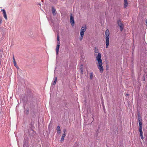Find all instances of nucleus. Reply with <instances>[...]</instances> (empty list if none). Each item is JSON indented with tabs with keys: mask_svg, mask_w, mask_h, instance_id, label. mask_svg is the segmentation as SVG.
Wrapping results in <instances>:
<instances>
[{
	"mask_svg": "<svg viewBox=\"0 0 147 147\" xmlns=\"http://www.w3.org/2000/svg\"><path fill=\"white\" fill-rule=\"evenodd\" d=\"M66 130L65 129H64L63 130V134L62 136V137L60 140L61 142H62L64 140V139L66 135L65 132Z\"/></svg>",
	"mask_w": 147,
	"mask_h": 147,
	"instance_id": "20e7f679",
	"label": "nucleus"
},
{
	"mask_svg": "<svg viewBox=\"0 0 147 147\" xmlns=\"http://www.w3.org/2000/svg\"><path fill=\"white\" fill-rule=\"evenodd\" d=\"M60 41H58L57 42V46L56 48V55H57L58 53L59 49L60 47Z\"/></svg>",
	"mask_w": 147,
	"mask_h": 147,
	"instance_id": "7ed1b4c3",
	"label": "nucleus"
},
{
	"mask_svg": "<svg viewBox=\"0 0 147 147\" xmlns=\"http://www.w3.org/2000/svg\"><path fill=\"white\" fill-rule=\"evenodd\" d=\"M1 11L3 12V13L6 12L5 10L4 9H1Z\"/></svg>",
	"mask_w": 147,
	"mask_h": 147,
	"instance_id": "4be33fe9",
	"label": "nucleus"
},
{
	"mask_svg": "<svg viewBox=\"0 0 147 147\" xmlns=\"http://www.w3.org/2000/svg\"><path fill=\"white\" fill-rule=\"evenodd\" d=\"M13 61H15V59L14 57V56L13 55Z\"/></svg>",
	"mask_w": 147,
	"mask_h": 147,
	"instance_id": "b1692460",
	"label": "nucleus"
},
{
	"mask_svg": "<svg viewBox=\"0 0 147 147\" xmlns=\"http://www.w3.org/2000/svg\"><path fill=\"white\" fill-rule=\"evenodd\" d=\"M52 13L53 16L56 15V10L55 8L53 7H52Z\"/></svg>",
	"mask_w": 147,
	"mask_h": 147,
	"instance_id": "6e6552de",
	"label": "nucleus"
},
{
	"mask_svg": "<svg viewBox=\"0 0 147 147\" xmlns=\"http://www.w3.org/2000/svg\"><path fill=\"white\" fill-rule=\"evenodd\" d=\"M143 80L144 81L145 80V78H144V79H143Z\"/></svg>",
	"mask_w": 147,
	"mask_h": 147,
	"instance_id": "c85d7f7f",
	"label": "nucleus"
},
{
	"mask_svg": "<svg viewBox=\"0 0 147 147\" xmlns=\"http://www.w3.org/2000/svg\"><path fill=\"white\" fill-rule=\"evenodd\" d=\"M117 24L119 26H122L123 25V24L120 20L117 21Z\"/></svg>",
	"mask_w": 147,
	"mask_h": 147,
	"instance_id": "1a4fd4ad",
	"label": "nucleus"
},
{
	"mask_svg": "<svg viewBox=\"0 0 147 147\" xmlns=\"http://www.w3.org/2000/svg\"><path fill=\"white\" fill-rule=\"evenodd\" d=\"M13 63H14V65L15 66L17 65L16 64V61H13Z\"/></svg>",
	"mask_w": 147,
	"mask_h": 147,
	"instance_id": "412c9836",
	"label": "nucleus"
},
{
	"mask_svg": "<svg viewBox=\"0 0 147 147\" xmlns=\"http://www.w3.org/2000/svg\"><path fill=\"white\" fill-rule=\"evenodd\" d=\"M59 41V36L58 34L57 35V41Z\"/></svg>",
	"mask_w": 147,
	"mask_h": 147,
	"instance_id": "5701e85b",
	"label": "nucleus"
},
{
	"mask_svg": "<svg viewBox=\"0 0 147 147\" xmlns=\"http://www.w3.org/2000/svg\"><path fill=\"white\" fill-rule=\"evenodd\" d=\"M94 52L95 55H96V53H98L96 58V60L97 61L96 65L98 68L99 69L100 72L102 73L103 72L104 69L102 66V62L101 58V54L100 53L98 52V50L97 48H95Z\"/></svg>",
	"mask_w": 147,
	"mask_h": 147,
	"instance_id": "f257e3e1",
	"label": "nucleus"
},
{
	"mask_svg": "<svg viewBox=\"0 0 147 147\" xmlns=\"http://www.w3.org/2000/svg\"><path fill=\"white\" fill-rule=\"evenodd\" d=\"M15 66L16 68L17 69H19V67L17 65H16V66Z\"/></svg>",
	"mask_w": 147,
	"mask_h": 147,
	"instance_id": "393cba45",
	"label": "nucleus"
},
{
	"mask_svg": "<svg viewBox=\"0 0 147 147\" xmlns=\"http://www.w3.org/2000/svg\"><path fill=\"white\" fill-rule=\"evenodd\" d=\"M2 20L1 19H0V24L2 23Z\"/></svg>",
	"mask_w": 147,
	"mask_h": 147,
	"instance_id": "a878e982",
	"label": "nucleus"
},
{
	"mask_svg": "<svg viewBox=\"0 0 147 147\" xmlns=\"http://www.w3.org/2000/svg\"><path fill=\"white\" fill-rule=\"evenodd\" d=\"M84 34V32H81V31L80 32V38H79V39H80V41L82 40V39L83 38Z\"/></svg>",
	"mask_w": 147,
	"mask_h": 147,
	"instance_id": "423d86ee",
	"label": "nucleus"
},
{
	"mask_svg": "<svg viewBox=\"0 0 147 147\" xmlns=\"http://www.w3.org/2000/svg\"><path fill=\"white\" fill-rule=\"evenodd\" d=\"M3 16L4 18L6 20H7V15L6 14V12L3 13Z\"/></svg>",
	"mask_w": 147,
	"mask_h": 147,
	"instance_id": "ddd939ff",
	"label": "nucleus"
},
{
	"mask_svg": "<svg viewBox=\"0 0 147 147\" xmlns=\"http://www.w3.org/2000/svg\"><path fill=\"white\" fill-rule=\"evenodd\" d=\"M90 78L91 80L92 79L93 77V73L92 72L90 73Z\"/></svg>",
	"mask_w": 147,
	"mask_h": 147,
	"instance_id": "4468645a",
	"label": "nucleus"
},
{
	"mask_svg": "<svg viewBox=\"0 0 147 147\" xmlns=\"http://www.w3.org/2000/svg\"><path fill=\"white\" fill-rule=\"evenodd\" d=\"M57 77H56L54 78V81L52 83V84L53 85H54L57 82Z\"/></svg>",
	"mask_w": 147,
	"mask_h": 147,
	"instance_id": "9d476101",
	"label": "nucleus"
},
{
	"mask_svg": "<svg viewBox=\"0 0 147 147\" xmlns=\"http://www.w3.org/2000/svg\"><path fill=\"white\" fill-rule=\"evenodd\" d=\"M139 131L140 132L142 131V130H139Z\"/></svg>",
	"mask_w": 147,
	"mask_h": 147,
	"instance_id": "bb28decb",
	"label": "nucleus"
},
{
	"mask_svg": "<svg viewBox=\"0 0 147 147\" xmlns=\"http://www.w3.org/2000/svg\"><path fill=\"white\" fill-rule=\"evenodd\" d=\"M119 27H120V30L122 32V31H123V28H124V25H122V26H119Z\"/></svg>",
	"mask_w": 147,
	"mask_h": 147,
	"instance_id": "2eb2a0df",
	"label": "nucleus"
},
{
	"mask_svg": "<svg viewBox=\"0 0 147 147\" xmlns=\"http://www.w3.org/2000/svg\"><path fill=\"white\" fill-rule=\"evenodd\" d=\"M146 24H147V20H146Z\"/></svg>",
	"mask_w": 147,
	"mask_h": 147,
	"instance_id": "cd10ccee",
	"label": "nucleus"
},
{
	"mask_svg": "<svg viewBox=\"0 0 147 147\" xmlns=\"http://www.w3.org/2000/svg\"><path fill=\"white\" fill-rule=\"evenodd\" d=\"M109 32L108 30H106L105 32V35L106 36V47L107 48L108 47L109 39Z\"/></svg>",
	"mask_w": 147,
	"mask_h": 147,
	"instance_id": "f03ea898",
	"label": "nucleus"
},
{
	"mask_svg": "<svg viewBox=\"0 0 147 147\" xmlns=\"http://www.w3.org/2000/svg\"><path fill=\"white\" fill-rule=\"evenodd\" d=\"M70 22L72 26H73L74 23V17L72 16V14H71L70 16Z\"/></svg>",
	"mask_w": 147,
	"mask_h": 147,
	"instance_id": "39448f33",
	"label": "nucleus"
},
{
	"mask_svg": "<svg viewBox=\"0 0 147 147\" xmlns=\"http://www.w3.org/2000/svg\"><path fill=\"white\" fill-rule=\"evenodd\" d=\"M57 130L58 132H59V133L60 134L61 133V129L60 127L59 126H58L57 127Z\"/></svg>",
	"mask_w": 147,
	"mask_h": 147,
	"instance_id": "f8f14e48",
	"label": "nucleus"
},
{
	"mask_svg": "<svg viewBox=\"0 0 147 147\" xmlns=\"http://www.w3.org/2000/svg\"><path fill=\"white\" fill-rule=\"evenodd\" d=\"M140 136L141 137L142 139L143 140L144 139V137L143 136V131L140 132Z\"/></svg>",
	"mask_w": 147,
	"mask_h": 147,
	"instance_id": "dca6fc26",
	"label": "nucleus"
},
{
	"mask_svg": "<svg viewBox=\"0 0 147 147\" xmlns=\"http://www.w3.org/2000/svg\"><path fill=\"white\" fill-rule=\"evenodd\" d=\"M139 130H142V125H139Z\"/></svg>",
	"mask_w": 147,
	"mask_h": 147,
	"instance_id": "6ab92c4d",
	"label": "nucleus"
},
{
	"mask_svg": "<svg viewBox=\"0 0 147 147\" xmlns=\"http://www.w3.org/2000/svg\"><path fill=\"white\" fill-rule=\"evenodd\" d=\"M86 30V26H82L81 29V31L84 32Z\"/></svg>",
	"mask_w": 147,
	"mask_h": 147,
	"instance_id": "0eeeda50",
	"label": "nucleus"
},
{
	"mask_svg": "<svg viewBox=\"0 0 147 147\" xmlns=\"http://www.w3.org/2000/svg\"><path fill=\"white\" fill-rule=\"evenodd\" d=\"M138 121L139 123V125H142V119L138 120Z\"/></svg>",
	"mask_w": 147,
	"mask_h": 147,
	"instance_id": "f3484780",
	"label": "nucleus"
},
{
	"mask_svg": "<svg viewBox=\"0 0 147 147\" xmlns=\"http://www.w3.org/2000/svg\"><path fill=\"white\" fill-rule=\"evenodd\" d=\"M80 70L81 71V73L82 74H83V68L82 67H81L80 68Z\"/></svg>",
	"mask_w": 147,
	"mask_h": 147,
	"instance_id": "a211bd4d",
	"label": "nucleus"
},
{
	"mask_svg": "<svg viewBox=\"0 0 147 147\" xmlns=\"http://www.w3.org/2000/svg\"><path fill=\"white\" fill-rule=\"evenodd\" d=\"M127 0H124V7L125 8L126 7L127 5Z\"/></svg>",
	"mask_w": 147,
	"mask_h": 147,
	"instance_id": "9b49d317",
	"label": "nucleus"
},
{
	"mask_svg": "<svg viewBox=\"0 0 147 147\" xmlns=\"http://www.w3.org/2000/svg\"><path fill=\"white\" fill-rule=\"evenodd\" d=\"M138 120L142 119L141 117L139 114L138 115Z\"/></svg>",
	"mask_w": 147,
	"mask_h": 147,
	"instance_id": "aec40b11",
	"label": "nucleus"
}]
</instances>
